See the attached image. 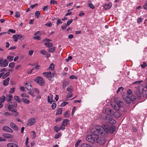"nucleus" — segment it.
Instances as JSON below:
<instances>
[{"label":"nucleus","mask_w":147,"mask_h":147,"mask_svg":"<svg viewBox=\"0 0 147 147\" xmlns=\"http://www.w3.org/2000/svg\"><path fill=\"white\" fill-rule=\"evenodd\" d=\"M61 136V134L60 133H58L55 135V139H58Z\"/></svg>","instance_id":"nucleus-49"},{"label":"nucleus","mask_w":147,"mask_h":147,"mask_svg":"<svg viewBox=\"0 0 147 147\" xmlns=\"http://www.w3.org/2000/svg\"><path fill=\"white\" fill-rule=\"evenodd\" d=\"M12 115L14 116H17L18 114V113L16 111H12Z\"/></svg>","instance_id":"nucleus-34"},{"label":"nucleus","mask_w":147,"mask_h":147,"mask_svg":"<svg viewBox=\"0 0 147 147\" xmlns=\"http://www.w3.org/2000/svg\"><path fill=\"white\" fill-rule=\"evenodd\" d=\"M54 129L55 131L57 132H58L60 130V127H58L57 126L54 127Z\"/></svg>","instance_id":"nucleus-35"},{"label":"nucleus","mask_w":147,"mask_h":147,"mask_svg":"<svg viewBox=\"0 0 147 147\" xmlns=\"http://www.w3.org/2000/svg\"><path fill=\"white\" fill-rule=\"evenodd\" d=\"M14 98L16 101L20 103L21 102V100L20 98L18 96H14Z\"/></svg>","instance_id":"nucleus-26"},{"label":"nucleus","mask_w":147,"mask_h":147,"mask_svg":"<svg viewBox=\"0 0 147 147\" xmlns=\"http://www.w3.org/2000/svg\"><path fill=\"white\" fill-rule=\"evenodd\" d=\"M9 80L10 78H8L5 80H4L3 81V85L6 86H7V85L9 83Z\"/></svg>","instance_id":"nucleus-24"},{"label":"nucleus","mask_w":147,"mask_h":147,"mask_svg":"<svg viewBox=\"0 0 147 147\" xmlns=\"http://www.w3.org/2000/svg\"><path fill=\"white\" fill-rule=\"evenodd\" d=\"M34 51L33 50H30L29 51L28 54L30 55H32Z\"/></svg>","instance_id":"nucleus-64"},{"label":"nucleus","mask_w":147,"mask_h":147,"mask_svg":"<svg viewBox=\"0 0 147 147\" xmlns=\"http://www.w3.org/2000/svg\"><path fill=\"white\" fill-rule=\"evenodd\" d=\"M69 78L71 79H77V78L74 75H71L70 76Z\"/></svg>","instance_id":"nucleus-55"},{"label":"nucleus","mask_w":147,"mask_h":147,"mask_svg":"<svg viewBox=\"0 0 147 147\" xmlns=\"http://www.w3.org/2000/svg\"><path fill=\"white\" fill-rule=\"evenodd\" d=\"M20 16V13L16 11L15 12V16L16 18H19Z\"/></svg>","instance_id":"nucleus-41"},{"label":"nucleus","mask_w":147,"mask_h":147,"mask_svg":"<svg viewBox=\"0 0 147 147\" xmlns=\"http://www.w3.org/2000/svg\"><path fill=\"white\" fill-rule=\"evenodd\" d=\"M131 96L132 97L129 98L128 97V96L127 94L124 93L123 95V97L127 103H129L130 102L131 100H134L136 99L135 96Z\"/></svg>","instance_id":"nucleus-3"},{"label":"nucleus","mask_w":147,"mask_h":147,"mask_svg":"<svg viewBox=\"0 0 147 147\" xmlns=\"http://www.w3.org/2000/svg\"><path fill=\"white\" fill-rule=\"evenodd\" d=\"M40 15V13L39 11H37L35 13V15L37 16V18L39 17Z\"/></svg>","instance_id":"nucleus-53"},{"label":"nucleus","mask_w":147,"mask_h":147,"mask_svg":"<svg viewBox=\"0 0 147 147\" xmlns=\"http://www.w3.org/2000/svg\"><path fill=\"white\" fill-rule=\"evenodd\" d=\"M6 100L7 102H9L11 101V99L12 98V96L11 94L7 95L6 96Z\"/></svg>","instance_id":"nucleus-25"},{"label":"nucleus","mask_w":147,"mask_h":147,"mask_svg":"<svg viewBox=\"0 0 147 147\" xmlns=\"http://www.w3.org/2000/svg\"><path fill=\"white\" fill-rule=\"evenodd\" d=\"M22 101L23 102L25 103H26L27 104H29V100L28 99L23 98H22Z\"/></svg>","instance_id":"nucleus-40"},{"label":"nucleus","mask_w":147,"mask_h":147,"mask_svg":"<svg viewBox=\"0 0 147 147\" xmlns=\"http://www.w3.org/2000/svg\"><path fill=\"white\" fill-rule=\"evenodd\" d=\"M123 87L122 86L119 87L117 91V93H118L120 92L121 91V90L123 91Z\"/></svg>","instance_id":"nucleus-46"},{"label":"nucleus","mask_w":147,"mask_h":147,"mask_svg":"<svg viewBox=\"0 0 147 147\" xmlns=\"http://www.w3.org/2000/svg\"><path fill=\"white\" fill-rule=\"evenodd\" d=\"M25 86L26 89L28 90H31L32 89L31 84L28 82H26L25 84Z\"/></svg>","instance_id":"nucleus-17"},{"label":"nucleus","mask_w":147,"mask_h":147,"mask_svg":"<svg viewBox=\"0 0 147 147\" xmlns=\"http://www.w3.org/2000/svg\"><path fill=\"white\" fill-rule=\"evenodd\" d=\"M105 120L107 122L112 124H115L116 123L115 121L110 117H106Z\"/></svg>","instance_id":"nucleus-12"},{"label":"nucleus","mask_w":147,"mask_h":147,"mask_svg":"<svg viewBox=\"0 0 147 147\" xmlns=\"http://www.w3.org/2000/svg\"><path fill=\"white\" fill-rule=\"evenodd\" d=\"M96 141L98 144L103 145L105 143V140L103 137H98L96 139Z\"/></svg>","instance_id":"nucleus-9"},{"label":"nucleus","mask_w":147,"mask_h":147,"mask_svg":"<svg viewBox=\"0 0 147 147\" xmlns=\"http://www.w3.org/2000/svg\"><path fill=\"white\" fill-rule=\"evenodd\" d=\"M82 147H92L90 146L86 143H83L82 144Z\"/></svg>","instance_id":"nucleus-42"},{"label":"nucleus","mask_w":147,"mask_h":147,"mask_svg":"<svg viewBox=\"0 0 147 147\" xmlns=\"http://www.w3.org/2000/svg\"><path fill=\"white\" fill-rule=\"evenodd\" d=\"M36 119L34 117L29 119L27 121V125L28 126H31L35 123Z\"/></svg>","instance_id":"nucleus-8"},{"label":"nucleus","mask_w":147,"mask_h":147,"mask_svg":"<svg viewBox=\"0 0 147 147\" xmlns=\"http://www.w3.org/2000/svg\"><path fill=\"white\" fill-rule=\"evenodd\" d=\"M5 100V97L4 96H2L0 98V102L3 103Z\"/></svg>","instance_id":"nucleus-31"},{"label":"nucleus","mask_w":147,"mask_h":147,"mask_svg":"<svg viewBox=\"0 0 147 147\" xmlns=\"http://www.w3.org/2000/svg\"><path fill=\"white\" fill-rule=\"evenodd\" d=\"M109 127L108 128V129L109 130L107 132V133L108 132H110V133H113L114 131L115 130V127L114 125H112L110 127H109Z\"/></svg>","instance_id":"nucleus-14"},{"label":"nucleus","mask_w":147,"mask_h":147,"mask_svg":"<svg viewBox=\"0 0 147 147\" xmlns=\"http://www.w3.org/2000/svg\"><path fill=\"white\" fill-rule=\"evenodd\" d=\"M45 25L48 26V27H51V26L52 24V23L51 22H49L48 23H46L45 24Z\"/></svg>","instance_id":"nucleus-51"},{"label":"nucleus","mask_w":147,"mask_h":147,"mask_svg":"<svg viewBox=\"0 0 147 147\" xmlns=\"http://www.w3.org/2000/svg\"><path fill=\"white\" fill-rule=\"evenodd\" d=\"M10 126L14 130L18 131V126L16 124L13 122H11L10 123Z\"/></svg>","instance_id":"nucleus-15"},{"label":"nucleus","mask_w":147,"mask_h":147,"mask_svg":"<svg viewBox=\"0 0 147 147\" xmlns=\"http://www.w3.org/2000/svg\"><path fill=\"white\" fill-rule=\"evenodd\" d=\"M10 73L9 72H7L5 74H4V75L3 76L2 78L3 79H5V78L9 76V75Z\"/></svg>","instance_id":"nucleus-39"},{"label":"nucleus","mask_w":147,"mask_h":147,"mask_svg":"<svg viewBox=\"0 0 147 147\" xmlns=\"http://www.w3.org/2000/svg\"><path fill=\"white\" fill-rule=\"evenodd\" d=\"M45 45L49 48H50L52 46V44L51 42H45Z\"/></svg>","instance_id":"nucleus-33"},{"label":"nucleus","mask_w":147,"mask_h":147,"mask_svg":"<svg viewBox=\"0 0 147 147\" xmlns=\"http://www.w3.org/2000/svg\"><path fill=\"white\" fill-rule=\"evenodd\" d=\"M121 102L119 100H117L114 103L111 104L113 108L116 110H119L121 107Z\"/></svg>","instance_id":"nucleus-7"},{"label":"nucleus","mask_w":147,"mask_h":147,"mask_svg":"<svg viewBox=\"0 0 147 147\" xmlns=\"http://www.w3.org/2000/svg\"><path fill=\"white\" fill-rule=\"evenodd\" d=\"M3 129L5 131L10 133H12L13 131L12 129L7 126H4L3 128Z\"/></svg>","instance_id":"nucleus-13"},{"label":"nucleus","mask_w":147,"mask_h":147,"mask_svg":"<svg viewBox=\"0 0 147 147\" xmlns=\"http://www.w3.org/2000/svg\"><path fill=\"white\" fill-rule=\"evenodd\" d=\"M69 103L68 102H64L61 104L60 106L61 107H63L65 105Z\"/></svg>","instance_id":"nucleus-47"},{"label":"nucleus","mask_w":147,"mask_h":147,"mask_svg":"<svg viewBox=\"0 0 147 147\" xmlns=\"http://www.w3.org/2000/svg\"><path fill=\"white\" fill-rule=\"evenodd\" d=\"M113 115L117 118H119L121 116V114L120 112H116L113 113Z\"/></svg>","instance_id":"nucleus-21"},{"label":"nucleus","mask_w":147,"mask_h":147,"mask_svg":"<svg viewBox=\"0 0 147 147\" xmlns=\"http://www.w3.org/2000/svg\"><path fill=\"white\" fill-rule=\"evenodd\" d=\"M8 64V62L6 59L3 60V59L0 58V66L5 67L7 66Z\"/></svg>","instance_id":"nucleus-10"},{"label":"nucleus","mask_w":147,"mask_h":147,"mask_svg":"<svg viewBox=\"0 0 147 147\" xmlns=\"http://www.w3.org/2000/svg\"><path fill=\"white\" fill-rule=\"evenodd\" d=\"M21 96L22 97H26L28 98V96L26 95V94L25 93H22L21 94Z\"/></svg>","instance_id":"nucleus-61"},{"label":"nucleus","mask_w":147,"mask_h":147,"mask_svg":"<svg viewBox=\"0 0 147 147\" xmlns=\"http://www.w3.org/2000/svg\"><path fill=\"white\" fill-rule=\"evenodd\" d=\"M112 5V3L111 2H110L109 3L106 4L104 5L103 7L105 10L109 9Z\"/></svg>","instance_id":"nucleus-16"},{"label":"nucleus","mask_w":147,"mask_h":147,"mask_svg":"<svg viewBox=\"0 0 147 147\" xmlns=\"http://www.w3.org/2000/svg\"><path fill=\"white\" fill-rule=\"evenodd\" d=\"M54 66L53 63H51L49 67V69L50 70H52L54 69Z\"/></svg>","instance_id":"nucleus-43"},{"label":"nucleus","mask_w":147,"mask_h":147,"mask_svg":"<svg viewBox=\"0 0 147 147\" xmlns=\"http://www.w3.org/2000/svg\"><path fill=\"white\" fill-rule=\"evenodd\" d=\"M55 49V48L53 47L52 48H49L48 49V51L50 52L53 53L54 52Z\"/></svg>","instance_id":"nucleus-32"},{"label":"nucleus","mask_w":147,"mask_h":147,"mask_svg":"<svg viewBox=\"0 0 147 147\" xmlns=\"http://www.w3.org/2000/svg\"><path fill=\"white\" fill-rule=\"evenodd\" d=\"M69 115V114L68 113V111H66L63 115V116L65 118L67 117Z\"/></svg>","instance_id":"nucleus-38"},{"label":"nucleus","mask_w":147,"mask_h":147,"mask_svg":"<svg viewBox=\"0 0 147 147\" xmlns=\"http://www.w3.org/2000/svg\"><path fill=\"white\" fill-rule=\"evenodd\" d=\"M50 3L51 4H57V2L56 1L54 0H51L50 1Z\"/></svg>","instance_id":"nucleus-57"},{"label":"nucleus","mask_w":147,"mask_h":147,"mask_svg":"<svg viewBox=\"0 0 147 147\" xmlns=\"http://www.w3.org/2000/svg\"><path fill=\"white\" fill-rule=\"evenodd\" d=\"M34 69V68H33L32 69L29 71H27V73L28 74H31L32 72L33 71Z\"/></svg>","instance_id":"nucleus-58"},{"label":"nucleus","mask_w":147,"mask_h":147,"mask_svg":"<svg viewBox=\"0 0 147 147\" xmlns=\"http://www.w3.org/2000/svg\"><path fill=\"white\" fill-rule=\"evenodd\" d=\"M8 147H18V146L16 144L13 143H9L7 144Z\"/></svg>","instance_id":"nucleus-23"},{"label":"nucleus","mask_w":147,"mask_h":147,"mask_svg":"<svg viewBox=\"0 0 147 147\" xmlns=\"http://www.w3.org/2000/svg\"><path fill=\"white\" fill-rule=\"evenodd\" d=\"M15 90V88H12L10 89V90L9 92L10 93H13L14 92Z\"/></svg>","instance_id":"nucleus-52"},{"label":"nucleus","mask_w":147,"mask_h":147,"mask_svg":"<svg viewBox=\"0 0 147 147\" xmlns=\"http://www.w3.org/2000/svg\"><path fill=\"white\" fill-rule=\"evenodd\" d=\"M32 133L33 134V137H32V138L33 139H34L35 138L36 136V133L34 131H32Z\"/></svg>","instance_id":"nucleus-44"},{"label":"nucleus","mask_w":147,"mask_h":147,"mask_svg":"<svg viewBox=\"0 0 147 147\" xmlns=\"http://www.w3.org/2000/svg\"><path fill=\"white\" fill-rule=\"evenodd\" d=\"M142 19L141 18H139L137 20V22L138 23H141L142 21Z\"/></svg>","instance_id":"nucleus-56"},{"label":"nucleus","mask_w":147,"mask_h":147,"mask_svg":"<svg viewBox=\"0 0 147 147\" xmlns=\"http://www.w3.org/2000/svg\"><path fill=\"white\" fill-rule=\"evenodd\" d=\"M96 138L95 136H93L92 134L88 135L86 137V140L90 142L93 143L95 142V139Z\"/></svg>","instance_id":"nucleus-4"},{"label":"nucleus","mask_w":147,"mask_h":147,"mask_svg":"<svg viewBox=\"0 0 147 147\" xmlns=\"http://www.w3.org/2000/svg\"><path fill=\"white\" fill-rule=\"evenodd\" d=\"M72 94L71 93H69L68 94L67 96H66V98H68L71 97L72 96Z\"/></svg>","instance_id":"nucleus-60"},{"label":"nucleus","mask_w":147,"mask_h":147,"mask_svg":"<svg viewBox=\"0 0 147 147\" xmlns=\"http://www.w3.org/2000/svg\"><path fill=\"white\" fill-rule=\"evenodd\" d=\"M18 39L21 40L22 39H24V36L23 35L21 34H18Z\"/></svg>","instance_id":"nucleus-37"},{"label":"nucleus","mask_w":147,"mask_h":147,"mask_svg":"<svg viewBox=\"0 0 147 147\" xmlns=\"http://www.w3.org/2000/svg\"><path fill=\"white\" fill-rule=\"evenodd\" d=\"M3 136L4 138L7 139L13 138V136H11V134L8 133L4 134H3Z\"/></svg>","instance_id":"nucleus-19"},{"label":"nucleus","mask_w":147,"mask_h":147,"mask_svg":"<svg viewBox=\"0 0 147 147\" xmlns=\"http://www.w3.org/2000/svg\"><path fill=\"white\" fill-rule=\"evenodd\" d=\"M88 6L91 8L92 9H94V6L91 3H89L88 4Z\"/></svg>","instance_id":"nucleus-48"},{"label":"nucleus","mask_w":147,"mask_h":147,"mask_svg":"<svg viewBox=\"0 0 147 147\" xmlns=\"http://www.w3.org/2000/svg\"><path fill=\"white\" fill-rule=\"evenodd\" d=\"M105 113L108 115L112 116L113 115L114 111L112 109L107 108L105 110Z\"/></svg>","instance_id":"nucleus-11"},{"label":"nucleus","mask_w":147,"mask_h":147,"mask_svg":"<svg viewBox=\"0 0 147 147\" xmlns=\"http://www.w3.org/2000/svg\"><path fill=\"white\" fill-rule=\"evenodd\" d=\"M69 121L68 119H64L62 122L63 126L64 127H65L67 124L69 123Z\"/></svg>","instance_id":"nucleus-20"},{"label":"nucleus","mask_w":147,"mask_h":147,"mask_svg":"<svg viewBox=\"0 0 147 147\" xmlns=\"http://www.w3.org/2000/svg\"><path fill=\"white\" fill-rule=\"evenodd\" d=\"M43 74L49 80H51V78L54 77L55 75L54 74L52 73L50 71L43 73Z\"/></svg>","instance_id":"nucleus-6"},{"label":"nucleus","mask_w":147,"mask_h":147,"mask_svg":"<svg viewBox=\"0 0 147 147\" xmlns=\"http://www.w3.org/2000/svg\"><path fill=\"white\" fill-rule=\"evenodd\" d=\"M15 65V63L14 62H11L9 63V67L11 68H13Z\"/></svg>","instance_id":"nucleus-36"},{"label":"nucleus","mask_w":147,"mask_h":147,"mask_svg":"<svg viewBox=\"0 0 147 147\" xmlns=\"http://www.w3.org/2000/svg\"><path fill=\"white\" fill-rule=\"evenodd\" d=\"M147 66L145 62H144L141 65V66L142 68H144Z\"/></svg>","instance_id":"nucleus-45"},{"label":"nucleus","mask_w":147,"mask_h":147,"mask_svg":"<svg viewBox=\"0 0 147 147\" xmlns=\"http://www.w3.org/2000/svg\"><path fill=\"white\" fill-rule=\"evenodd\" d=\"M34 80L41 86H43L45 85V80L41 77H38Z\"/></svg>","instance_id":"nucleus-5"},{"label":"nucleus","mask_w":147,"mask_h":147,"mask_svg":"<svg viewBox=\"0 0 147 147\" xmlns=\"http://www.w3.org/2000/svg\"><path fill=\"white\" fill-rule=\"evenodd\" d=\"M73 20L72 19H71L68 21L67 24V25L68 26L72 22Z\"/></svg>","instance_id":"nucleus-59"},{"label":"nucleus","mask_w":147,"mask_h":147,"mask_svg":"<svg viewBox=\"0 0 147 147\" xmlns=\"http://www.w3.org/2000/svg\"><path fill=\"white\" fill-rule=\"evenodd\" d=\"M13 57L10 55H8L7 56V60L9 61H12L13 60Z\"/></svg>","instance_id":"nucleus-28"},{"label":"nucleus","mask_w":147,"mask_h":147,"mask_svg":"<svg viewBox=\"0 0 147 147\" xmlns=\"http://www.w3.org/2000/svg\"><path fill=\"white\" fill-rule=\"evenodd\" d=\"M102 126L96 125L95 129L92 130L91 133L93 136H98L102 135L104 136L108 131L109 125L105 123H103Z\"/></svg>","instance_id":"nucleus-2"},{"label":"nucleus","mask_w":147,"mask_h":147,"mask_svg":"<svg viewBox=\"0 0 147 147\" xmlns=\"http://www.w3.org/2000/svg\"><path fill=\"white\" fill-rule=\"evenodd\" d=\"M53 95L51 94L48 96L47 98V100L49 103L51 104L53 102Z\"/></svg>","instance_id":"nucleus-18"},{"label":"nucleus","mask_w":147,"mask_h":147,"mask_svg":"<svg viewBox=\"0 0 147 147\" xmlns=\"http://www.w3.org/2000/svg\"><path fill=\"white\" fill-rule=\"evenodd\" d=\"M69 83V82L68 80L64 81L63 82V88H66L67 86L68 85Z\"/></svg>","instance_id":"nucleus-22"},{"label":"nucleus","mask_w":147,"mask_h":147,"mask_svg":"<svg viewBox=\"0 0 147 147\" xmlns=\"http://www.w3.org/2000/svg\"><path fill=\"white\" fill-rule=\"evenodd\" d=\"M18 34H16L14 35L13 36V39L15 42H17L18 40Z\"/></svg>","instance_id":"nucleus-29"},{"label":"nucleus","mask_w":147,"mask_h":147,"mask_svg":"<svg viewBox=\"0 0 147 147\" xmlns=\"http://www.w3.org/2000/svg\"><path fill=\"white\" fill-rule=\"evenodd\" d=\"M33 38L34 39H37L38 40H39L40 39V37L38 36H34L33 37Z\"/></svg>","instance_id":"nucleus-62"},{"label":"nucleus","mask_w":147,"mask_h":147,"mask_svg":"<svg viewBox=\"0 0 147 147\" xmlns=\"http://www.w3.org/2000/svg\"><path fill=\"white\" fill-rule=\"evenodd\" d=\"M143 82L142 80L138 81L133 82V84L136 88L135 93L139 98H141V95L144 97H147V83L144 87L143 84H141Z\"/></svg>","instance_id":"nucleus-1"},{"label":"nucleus","mask_w":147,"mask_h":147,"mask_svg":"<svg viewBox=\"0 0 147 147\" xmlns=\"http://www.w3.org/2000/svg\"><path fill=\"white\" fill-rule=\"evenodd\" d=\"M56 104L55 103H53L51 105V107L53 109L56 108Z\"/></svg>","instance_id":"nucleus-54"},{"label":"nucleus","mask_w":147,"mask_h":147,"mask_svg":"<svg viewBox=\"0 0 147 147\" xmlns=\"http://www.w3.org/2000/svg\"><path fill=\"white\" fill-rule=\"evenodd\" d=\"M143 7L144 9L147 10V0L146 1L145 4L144 5Z\"/></svg>","instance_id":"nucleus-63"},{"label":"nucleus","mask_w":147,"mask_h":147,"mask_svg":"<svg viewBox=\"0 0 147 147\" xmlns=\"http://www.w3.org/2000/svg\"><path fill=\"white\" fill-rule=\"evenodd\" d=\"M67 90L69 93H71L73 91L72 87L71 86H69L67 88Z\"/></svg>","instance_id":"nucleus-27"},{"label":"nucleus","mask_w":147,"mask_h":147,"mask_svg":"<svg viewBox=\"0 0 147 147\" xmlns=\"http://www.w3.org/2000/svg\"><path fill=\"white\" fill-rule=\"evenodd\" d=\"M40 53L42 54L43 55H45L47 54V52L46 51L44 50H42L40 51Z\"/></svg>","instance_id":"nucleus-50"},{"label":"nucleus","mask_w":147,"mask_h":147,"mask_svg":"<svg viewBox=\"0 0 147 147\" xmlns=\"http://www.w3.org/2000/svg\"><path fill=\"white\" fill-rule=\"evenodd\" d=\"M62 108H59L57 111V112L56 113V115L59 114H61L62 111Z\"/></svg>","instance_id":"nucleus-30"}]
</instances>
